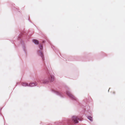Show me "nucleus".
Masks as SVG:
<instances>
[{
	"instance_id": "f257e3e1",
	"label": "nucleus",
	"mask_w": 125,
	"mask_h": 125,
	"mask_svg": "<svg viewBox=\"0 0 125 125\" xmlns=\"http://www.w3.org/2000/svg\"><path fill=\"white\" fill-rule=\"evenodd\" d=\"M78 120H79V119L77 116H74L72 117V120L74 123L75 124L78 123Z\"/></svg>"
},
{
	"instance_id": "f03ea898",
	"label": "nucleus",
	"mask_w": 125,
	"mask_h": 125,
	"mask_svg": "<svg viewBox=\"0 0 125 125\" xmlns=\"http://www.w3.org/2000/svg\"><path fill=\"white\" fill-rule=\"evenodd\" d=\"M37 84L36 83H32L29 84V86L32 87L35 86Z\"/></svg>"
},
{
	"instance_id": "7ed1b4c3",
	"label": "nucleus",
	"mask_w": 125,
	"mask_h": 125,
	"mask_svg": "<svg viewBox=\"0 0 125 125\" xmlns=\"http://www.w3.org/2000/svg\"><path fill=\"white\" fill-rule=\"evenodd\" d=\"M33 42L36 44H38L39 43L38 41L36 40H33Z\"/></svg>"
},
{
	"instance_id": "20e7f679",
	"label": "nucleus",
	"mask_w": 125,
	"mask_h": 125,
	"mask_svg": "<svg viewBox=\"0 0 125 125\" xmlns=\"http://www.w3.org/2000/svg\"><path fill=\"white\" fill-rule=\"evenodd\" d=\"M51 81H54V76L53 75H51Z\"/></svg>"
},
{
	"instance_id": "39448f33",
	"label": "nucleus",
	"mask_w": 125,
	"mask_h": 125,
	"mask_svg": "<svg viewBox=\"0 0 125 125\" xmlns=\"http://www.w3.org/2000/svg\"><path fill=\"white\" fill-rule=\"evenodd\" d=\"M22 85L24 86H29V84L26 83H22Z\"/></svg>"
},
{
	"instance_id": "423d86ee",
	"label": "nucleus",
	"mask_w": 125,
	"mask_h": 125,
	"mask_svg": "<svg viewBox=\"0 0 125 125\" xmlns=\"http://www.w3.org/2000/svg\"><path fill=\"white\" fill-rule=\"evenodd\" d=\"M88 118L91 121H93L92 117L90 116H89L88 117Z\"/></svg>"
},
{
	"instance_id": "0eeeda50",
	"label": "nucleus",
	"mask_w": 125,
	"mask_h": 125,
	"mask_svg": "<svg viewBox=\"0 0 125 125\" xmlns=\"http://www.w3.org/2000/svg\"><path fill=\"white\" fill-rule=\"evenodd\" d=\"M67 94L70 97H72V94H70V93H67Z\"/></svg>"
},
{
	"instance_id": "6e6552de",
	"label": "nucleus",
	"mask_w": 125,
	"mask_h": 125,
	"mask_svg": "<svg viewBox=\"0 0 125 125\" xmlns=\"http://www.w3.org/2000/svg\"><path fill=\"white\" fill-rule=\"evenodd\" d=\"M40 49H42V45H41L40 46Z\"/></svg>"
},
{
	"instance_id": "1a4fd4ad",
	"label": "nucleus",
	"mask_w": 125,
	"mask_h": 125,
	"mask_svg": "<svg viewBox=\"0 0 125 125\" xmlns=\"http://www.w3.org/2000/svg\"><path fill=\"white\" fill-rule=\"evenodd\" d=\"M41 54H42V52H41Z\"/></svg>"
},
{
	"instance_id": "9d476101",
	"label": "nucleus",
	"mask_w": 125,
	"mask_h": 125,
	"mask_svg": "<svg viewBox=\"0 0 125 125\" xmlns=\"http://www.w3.org/2000/svg\"><path fill=\"white\" fill-rule=\"evenodd\" d=\"M113 93L114 94H115V93L114 92H113Z\"/></svg>"
}]
</instances>
